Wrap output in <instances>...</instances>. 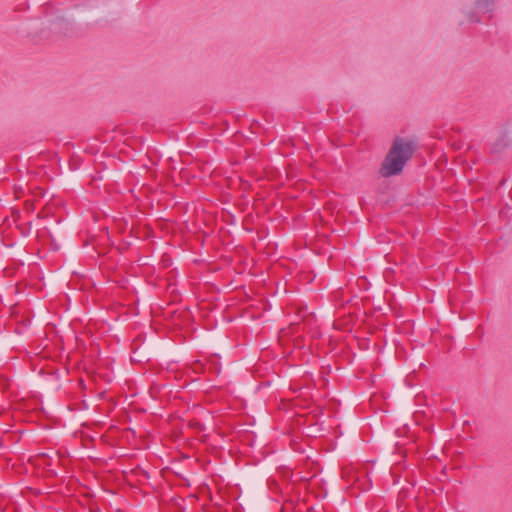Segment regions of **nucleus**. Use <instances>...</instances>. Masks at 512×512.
Returning <instances> with one entry per match:
<instances>
[{"label": "nucleus", "mask_w": 512, "mask_h": 512, "mask_svg": "<svg viewBox=\"0 0 512 512\" xmlns=\"http://www.w3.org/2000/svg\"><path fill=\"white\" fill-rule=\"evenodd\" d=\"M416 145L412 140L400 137L395 138L393 145L387 154L382 166L381 174L384 177L399 174L405 163L411 158Z\"/></svg>", "instance_id": "obj_1"}]
</instances>
